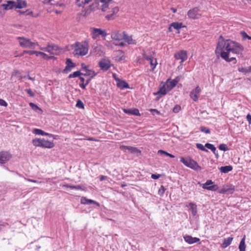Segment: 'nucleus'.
<instances>
[{"instance_id": "obj_60", "label": "nucleus", "mask_w": 251, "mask_h": 251, "mask_svg": "<svg viewBox=\"0 0 251 251\" xmlns=\"http://www.w3.org/2000/svg\"><path fill=\"white\" fill-rule=\"evenodd\" d=\"M68 63H69V64L71 65H74V64L72 62V60L69 58L67 59L66 64H67Z\"/></svg>"}, {"instance_id": "obj_3", "label": "nucleus", "mask_w": 251, "mask_h": 251, "mask_svg": "<svg viewBox=\"0 0 251 251\" xmlns=\"http://www.w3.org/2000/svg\"><path fill=\"white\" fill-rule=\"evenodd\" d=\"M89 43L85 41L83 44L77 42L75 44V48L74 51L75 55L84 56L88 52Z\"/></svg>"}, {"instance_id": "obj_64", "label": "nucleus", "mask_w": 251, "mask_h": 251, "mask_svg": "<svg viewBox=\"0 0 251 251\" xmlns=\"http://www.w3.org/2000/svg\"><path fill=\"white\" fill-rule=\"evenodd\" d=\"M211 150L214 154H216V149L214 146H213V147L212 148V149H211Z\"/></svg>"}, {"instance_id": "obj_1", "label": "nucleus", "mask_w": 251, "mask_h": 251, "mask_svg": "<svg viewBox=\"0 0 251 251\" xmlns=\"http://www.w3.org/2000/svg\"><path fill=\"white\" fill-rule=\"evenodd\" d=\"M243 50V48L240 44L230 40H225L221 36L217 45L215 53L216 54H220L226 61H234V63H235L236 58L233 55L241 54Z\"/></svg>"}, {"instance_id": "obj_54", "label": "nucleus", "mask_w": 251, "mask_h": 251, "mask_svg": "<svg viewBox=\"0 0 251 251\" xmlns=\"http://www.w3.org/2000/svg\"><path fill=\"white\" fill-rule=\"evenodd\" d=\"M25 91L27 92V93L30 96V97H34V94L32 92L31 89H26L25 90Z\"/></svg>"}, {"instance_id": "obj_26", "label": "nucleus", "mask_w": 251, "mask_h": 251, "mask_svg": "<svg viewBox=\"0 0 251 251\" xmlns=\"http://www.w3.org/2000/svg\"><path fill=\"white\" fill-rule=\"evenodd\" d=\"M117 85L120 89L129 88V85L125 81L116 79Z\"/></svg>"}, {"instance_id": "obj_21", "label": "nucleus", "mask_w": 251, "mask_h": 251, "mask_svg": "<svg viewBox=\"0 0 251 251\" xmlns=\"http://www.w3.org/2000/svg\"><path fill=\"white\" fill-rule=\"evenodd\" d=\"M183 237L185 241L189 244H192L200 241V239L199 238L193 237L190 235H185Z\"/></svg>"}, {"instance_id": "obj_40", "label": "nucleus", "mask_w": 251, "mask_h": 251, "mask_svg": "<svg viewBox=\"0 0 251 251\" xmlns=\"http://www.w3.org/2000/svg\"><path fill=\"white\" fill-rule=\"evenodd\" d=\"M92 0H77L76 3L78 6H81L84 4L89 3Z\"/></svg>"}, {"instance_id": "obj_52", "label": "nucleus", "mask_w": 251, "mask_h": 251, "mask_svg": "<svg viewBox=\"0 0 251 251\" xmlns=\"http://www.w3.org/2000/svg\"><path fill=\"white\" fill-rule=\"evenodd\" d=\"M241 34L242 35L244 38H248L250 40L251 39V37L248 35V34L245 32H242Z\"/></svg>"}, {"instance_id": "obj_59", "label": "nucleus", "mask_w": 251, "mask_h": 251, "mask_svg": "<svg viewBox=\"0 0 251 251\" xmlns=\"http://www.w3.org/2000/svg\"><path fill=\"white\" fill-rule=\"evenodd\" d=\"M36 46L38 47V48L40 50L47 52V50H48L47 49V47H41L39 45H38V46Z\"/></svg>"}, {"instance_id": "obj_2", "label": "nucleus", "mask_w": 251, "mask_h": 251, "mask_svg": "<svg viewBox=\"0 0 251 251\" xmlns=\"http://www.w3.org/2000/svg\"><path fill=\"white\" fill-rule=\"evenodd\" d=\"M95 2L101 8L103 12L109 13L105 16V18L108 20L114 19L116 14L119 11V8L117 6L109 7L110 2L112 0H95Z\"/></svg>"}, {"instance_id": "obj_28", "label": "nucleus", "mask_w": 251, "mask_h": 251, "mask_svg": "<svg viewBox=\"0 0 251 251\" xmlns=\"http://www.w3.org/2000/svg\"><path fill=\"white\" fill-rule=\"evenodd\" d=\"M16 8L21 9L26 6V3L25 1L21 0H17L15 1Z\"/></svg>"}, {"instance_id": "obj_17", "label": "nucleus", "mask_w": 251, "mask_h": 251, "mask_svg": "<svg viewBox=\"0 0 251 251\" xmlns=\"http://www.w3.org/2000/svg\"><path fill=\"white\" fill-rule=\"evenodd\" d=\"M47 52L51 55L57 54V51L59 50L58 46L54 44H49L47 46Z\"/></svg>"}, {"instance_id": "obj_57", "label": "nucleus", "mask_w": 251, "mask_h": 251, "mask_svg": "<svg viewBox=\"0 0 251 251\" xmlns=\"http://www.w3.org/2000/svg\"><path fill=\"white\" fill-rule=\"evenodd\" d=\"M213 146H214V145H213L212 144H211L210 143H206L205 145V147L210 150H211V149H212V148L213 147Z\"/></svg>"}, {"instance_id": "obj_16", "label": "nucleus", "mask_w": 251, "mask_h": 251, "mask_svg": "<svg viewBox=\"0 0 251 251\" xmlns=\"http://www.w3.org/2000/svg\"><path fill=\"white\" fill-rule=\"evenodd\" d=\"M25 52L28 53L29 55L35 54L36 56H39V54H42V58L46 59H49L52 58V56H50L45 53L41 51H36V50H27L25 51Z\"/></svg>"}, {"instance_id": "obj_44", "label": "nucleus", "mask_w": 251, "mask_h": 251, "mask_svg": "<svg viewBox=\"0 0 251 251\" xmlns=\"http://www.w3.org/2000/svg\"><path fill=\"white\" fill-rule=\"evenodd\" d=\"M196 147L197 148L199 149V150H201V151H206V152H208V150H206L205 148V146H204L202 144H200V143H197L196 144Z\"/></svg>"}, {"instance_id": "obj_29", "label": "nucleus", "mask_w": 251, "mask_h": 251, "mask_svg": "<svg viewBox=\"0 0 251 251\" xmlns=\"http://www.w3.org/2000/svg\"><path fill=\"white\" fill-rule=\"evenodd\" d=\"M233 239V237H229L227 238L224 239L223 243L222 244V247L224 248H226L228 246L230 245L232 240Z\"/></svg>"}, {"instance_id": "obj_53", "label": "nucleus", "mask_w": 251, "mask_h": 251, "mask_svg": "<svg viewBox=\"0 0 251 251\" xmlns=\"http://www.w3.org/2000/svg\"><path fill=\"white\" fill-rule=\"evenodd\" d=\"M0 105L6 106L7 105V103L4 100L0 99Z\"/></svg>"}, {"instance_id": "obj_55", "label": "nucleus", "mask_w": 251, "mask_h": 251, "mask_svg": "<svg viewBox=\"0 0 251 251\" xmlns=\"http://www.w3.org/2000/svg\"><path fill=\"white\" fill-rule=\"evenodd\" d=\"M150 111L151 112L153 115L155 114H160V112L155 109H151Z\"/></svg>"}, {"instance_id": "obj_8", "label": "nucleus", "mask_w": 251, "mask_h": 251, "mask_svg": "<svg viewBox=\"0 0 251 251\" xmlns=\"http://www.w3.org/2000/svg\"><path fill=\"white\" fill-rule=\"evenodd\" d=\"M202 187L208 190L216 191L218 189L217 185L214 184V182L211 180H207L206 182L202 185Z\"/></svg>"}, {"instance_id": "obj_6", "label": "nucleus", "mask_w": 251, "mask_h": 251, "mask_svg": "<svg viewBox=\"0 0 251 251\" xmlns=\"http://www.w3.org/2000/svg\"><path fill=\"white\" fill-rule=\"evenodd\" d=\"M180 162L187 167L190 168L195 170H198L201 169L198 163L190 158H180Z\"/></svg>"}, {"instance_id": "obj_37", "label": "nucleus", "mask_w": 251, "mask_h": 251, "mask_svg": "<svg viewBox=\"0 0 251 251\" xmlns=\"http://www.w3.org/2000/svg\"><path fill=\"white\" fill-rule=\"evenodd\" d=\"M33 145L36 147H41V138H35L32 140Z\"/></svg>"}, {"instance_id": "obj_19", "label": "nucleus", "mask_w": 251, "mask_h": 251, "mask_svg": "<svg viewBox=\"0 0 251 251\" xmlns=\"http://www.w3.org/2000/svg\"><path fill=\"white\" fill-rule=\"evenodd\" d=\"M41 147L44 148L51 149L54 146L52 142L45 140L44 138H41Z\"/></svg>"}, {"instance_id": "obj_47", "label": "nucleus", "mask_w": 251, "mask_h": 251, "mask_svg": "<svg viewBox=\"0 0 251 251\" xmlns=\"http://www.w3.org/2000/svg\"><path fill=\"white\" fill-rule=\"evenodd\" d=\"M165 189L163 185H162L161 186V187L159 188V189L158 190V194L160 196H163L165 193Z\"/></svg>"}, {"instance_id": "obj_50", "label": "nucleus", "mask_w": 251, "mask_h": 251, "mask_svg": "<svg viewBox=\"0 0 251 251\" xmlns=\"http://www.w3.org/2000/svg\"><path fill=\"white\" fill-rule=\"evenodd\" d=\"M181 109V107L179 105H176L173 108V112L175 113H178Z\"/></svg>"}, {"instance_id": "obj_62", "label": "nucleus", "mask_w": 251, "mask_h": 251, "mask_svg": "<svg viewBox=\"0 0 251 251\" xmlns=\"http://www.w3.org/2000/svg\"><path fill=\"white\" fill-rule=\"evenodd\" d=\"M115 45L116 46H121V47H124L125 46V43L123 42L120 43L119 44H117V43H115Z\"/></svg>"}, {"instance_id": "obj_18", "label": "nucleus", "mask_w": 251, "mask_h": 251, "mask_svg": "<svg viewBox=\"0 0 251 251\" xmlns=\"http://www.w3.org/2000/svg\"><path fill=\"white\" fill-rule=\"evenodd\" d=\"M99 65L103 71H107L111 66L110 61L108 60L102 59L99 62Z\"/></svg>"}, {"instance_id": "obj_7", "label": "nucleus", "mask_w": 251, "mask_h": 251, "mask_svg": "<svg viewBox=\"0 0 251 251\" xmlns=\"http://www.w3.org/2000/svg\"><path fill=\"white\" fill-rule=\"evenodd\" d=\"M187 16L191 19H199L201 17V12L199 7H194L188 11Z\"/></svg>"}, {"instance_id": "obj_13", "label": "nucleus", "mask_w": 251, "mask_h": 251, "mask_svg": "<svg viewBox=\"0 0 251 251\" xmlns=\"http://www.w3.org/2000/svg\"><path fill=\"white\" fill-rule=\"evenodd\" d=\"M201 92V89L199 86H197L195 89L191 91L190 97L193 100L196 101L198 100Z\"/></svg>"}, {"instance_id": "obj_56", "label": "nucleus", "mask_w": 251, "mask_h": 251, "mask_svg": "<svg viewBox=\"0 0 251 251\" xmlns=\"http://www.w3.org/2000/svg\"><path fill=\"white\" fill-rule=\"evenodd\" d=\"M160 175H156V174H152L151 176V177L154 179H157L159 178L160 177Z\"/></svg>"}, {"instance_id": "obj_63", "label": "nucleus", "mask_w": 251, "mask_h": 251, "mask_svg": "<svg viewBox=\"0 0 251 251\" xmlns=\"http://www.w3.org/2000/svg\"><path fill=\"white\" fill-rule=\"evenodd\" d=\"M27 180L28 181H30V182H34V183H39V182L37 180H33V179H28Z\"/></svg>"}, {"instance_id": "obj_35", "label": "nucleus", "mask_w": 251, "mask_h": 251, "mask_svg": "<svg viewBox=\"0 0 251 251\" xmlns=\"http://www.w3.org/2000/svg\"><path fill=\"white\" fill-rule=\"evenodd\" d=\"M190 209L193 216H196L197 214V206L195 203L190 202L189 203Z\"/></svg>"}, {"instance_id": "obj_43", "label": "nucleus", "mask_w": 251, "mask_h": 251, "mask_svg": "<svg viewBox=\"0 0 251 251\" xmlns=\"http://www.w3.org/2000/svg\"><path fill=\"white\" fill-rule=\"evenodd\" d=\"M66 187L68 188H70L72 189H75V190H83V189L82 188V186L80 185H76V186H73L71 185H67Z\"/></svg>"}, {"instance_id": "obj_58", "label": "nucleus", "mask_w": 251, "mask_h": 251, "mask_svg": "<svg viewBox=\"0 0 251 251\" xmlns=\"http://www.w3.org/2000/svg\"><path fill=\"white\" fill-rule=\"evenodd\" d=\"M246 118L249 125H251V115L250 114L247 115Z\"/></svg>"}, {"instance_id": "obj_5", "label": "nucleus", "mask_w": 251, "mask_h": 251, "mask_svg": "<svg viewBox=\"0 0 251 251\" xmlns=\"http://www.w3.org/2000/svg\"><path fill=\"white\" fill-rule=\"evenodd\" d=\"M97 75L94 71L92 70H86V72L82 74L84 76H89L90 77L88 79H86V81L83 77H80L79 79L81 82L80 84V87L83 89H85L86 86L89 84L91 79L93 78Z\"/></svg>"}, {"instance_id": "obj_11", "label": "nucleus", "mask_w": 251, "mask_h": 251, "mask_svg": "<svg viewBox=\"0 0 251 251\" xmlns=\"http://www.w3.org/2000/svg\"><path fill=\"white\" fill-rule=\"evenodd\" d=\"M92 38L96 39L99 36L101 35L102 37H106L107 34L105 30H102L100 28H93L92 29Z\"/></svg>"}, {"instance_id": "obj_33", "label": "nucleus", "mask_w": 251, "mask_h": 251, "mask_svg": "<svg viewBox=\"0 0 251 251\" xmlns=\"http://www.w3.org/2000/svg\"><path fill=\"white\" fill-rule=\"evenodd\" d=\"M246 236L244 235L240 242L239 246V249L240 251H246V244H245Z\"/></svg>"}, {"instance_id": "obj_41", "label": "nucleus", "mask_w": 251, "mask_h": 251, "mask_svg": "<svg viewBox=\"0 0 251 251\" xmlns=\"http://www.w3.org/2000/svg\"><path fill=\"white\" fill-rule=\"evenodd\" d=\"M158 153L160 154H165L171 158H174L175 156L171 153H169L164 151L160 150L158 151Z\"/></svg>"}, {"instance_id": "obj_51", "label": "nucleus", "mask_w": 251, "mask_h": 251, "mask_svg": "<svg viewBox=\"0 0 251 251\" xmlns=\"http://www.w3.org/2000/svg\"><path fill=\"white\" fill-rule=\"evenodd\" d=\"M101 48V46H99L97 44L96 46L93 48V51L94 52L98 51L100 50Z\"/></svg>"}, {"instance_id": "obj_42", "label": "nucleus", "mask_w": 251, "mask_h": 251, "mask_svg": "<svg viewBox=\"0 0 251 251\" xmlns=\"http://www.w3.org/2000/svg\"><path fill=\"white\" fill-rule=\"evenodd\" d=\"M75 66V65H71L69 64V63H68L67 66H66L64 70V72L65 73H68L69 72L71 71V69Z\"/></svg>"}, {"instance_id": "obj_20", "label": "nucleus", "mask_w": 251, "mask_h": 251, "mask_svg": "<svg viewBox=\"0 0 251 251\" xmlns=\"http://www.w3.org/2000/svg\"><path fill=\"white\" fill-rule=\"evenodd\" d=\"M123 40L128 45H135L136 40L133 38L132 35H128L125 32Z\"/></svg>"}, {"instance_id": "obj_32", "label": "nucleus", "mask_w": 251, "mask_h": 251, "mask_svg": "<svg viewBox=\"0 0 251 251\" xmlns=\"http://www.w3.org/2000/svg\"><path fill=\"white\" fill-rule=\"evenodd\" d=\"M172 27H174L176 29L178 30V29H180L181 27H182L183 25H182V23H177V22H174L170 25V26L169 28V30L170 31H172V30H171Z\"/></svg>"}, {"instance_id": "obj_9", "label": "nucleus", "mask_w": 251, "mask_h": 251, "mask_svg": "<svg viewBox=\"0 0 251 251\" xmlns=\"http://www.w3.org/2000/svg\"><path fill=\"white\" fill-rule=\"evenodd\" d=\"M180 77L178 76L172 80L168 79L166 82L167 89L168 91H171L173 89L180 80Z\"/></svg>"}, {"instance_id": "obj_25", "label": "nucleus", "mask_w": 251, "mask_h": 251, "mask_svg": "<svg viewBox=\"0 0 251 251\" xmlns=\"http://www.w3.org/2000/svg\"><path fill=\"white\" fill-rule=\"evenodd\" d=\"M143 57L145 59L149 61V63L152 68V70H154L157 64L156 60L154 59V60H153L152 57H149L146 55H144Z\"/></svg>"}, {"instance_id": "obj_34", "label": "nucleus", "mask_w": 251, "mask_h": 251, "mask_svg": "<svg viewBox=\"0 0 251 251\" xmlns=\"http://www.w3.org/2000/svg\"><path fill=\"white\" fill-rule=\"evenodd\" d=\"M219 170L222 173H227L232 170V167L231 166H222L219 168Z\"/></svg>"}, {"instance_id": "obj_36", "label": "nucleus", "mask_w": 251, "mask_h": 251, "mask_svg": "<svg viewBox=\"0 0 251 251\" xmlns=\"http://www.w3.org/2000/svg\"><path fill=\"white\" fill-rule=\"evenodd\" d=\"M83 74V73H81L80 71H77L74 72L73 74H70L68 77L69 78H74L78 76L80 77H81V75H82Z\"/></svg>"}, {"instance_id": "obj_61", "label": "nucleus", "mask_w": 251, "mask_h": 251, "mask_svg": "<svg viewBox=\"0 0 251 251\" xmlns=\"http://www.w3.org/2000/svg\"><path fill=\"white\" fill-rule=\"evenodd\" d=\"M106 178H107V176H100V181H103V180H105Z\"/></svg>"}, {"instance_id": "obj_30", "label": "nucleus", "mask_w": 251, "mask_h": 251, "mask_svg": "<svg viewBox=\"0 0 251 251\" xmlns=\"http://www.w3.org/2000/svg\"><path fill=\"white\" fill-rule=\"evenodd\" d=\"M32 132L34 134H37V135H48L50 137H52L53 135L51 134H49L48 133L45 132L44 131H43L41 129H37V128H34Z\"/></svg>"}, {"instance_id": "obj_24", "label": "nucleus", "mask_w": 251, "mask_h": 251, "mask_svg": "<svg viewBox=\"0 0 251 251\" xmlns=\"http://www.w3.org/2000/svg\"><path fill=\"white\" fill-rule=\"evenodd\" d=\"M123 111L128 115L140 116V114L138 109L132 108V109H124Z\"/></svg>"}, {"instance_id": "obj_49", "label": "nucleus", "mask_w": 251, "mask_h": 251, "mask_svg": "<svg viewBox=\"0 0 251 251\" xmlns=\"http://www.w3.org/2000/svg\"><path fill=\"white\" fill-rule=\"evenodd\" d=\"M201 131L205 132L206 133H210V129L206 127H201Z\"/></svg>"}, {"instance_id": "obj_38", "label": "nucleus", "mask_w": 251, "mask_h": 251, "mask_svg": "<svg viewBox=\"0 0 251 251\" xmlns=\"http://www.w3.org/2000/svg\"><path fill=\"white\" fill-rule=\"evenodd\" d=\"M167 86H163V87H161L159 89V91L157 93V94H160L162 95H165L167 94Z\"/></svg>"}, {"instance_id": "obj_46", "label": "nucleus", "mask_w": 251, "mask_h": 251, "mask_svg": "<svg viewBox=\"0 0 251 251\" xmlns=\"http://www.w3.org/2000/svg\"><path fill=\"white\" fill-rule=\"evenodd\" d=\"M76 106L79 108H84V104L80 100H78L76 104Z\"/></svg>"}, {"instance_id": "obj_39", "label": "nucleus", "mask_w": 251, "mask_h": 251, "mask_svg": "<svg viewBox=\"0 0 251 251\" xmlns=\"http://www.w3.org/2000/svg\"><path fill=\"white\" fill-rule=\"evenodd\" d=\"M30 106L32 108L33 110H34L36 112H39V111H42L41 108H40L37 105L35 104L30 102L29 103Z\"/></svg>"}, {"instance_id": "obj_15", "label": "nucleus", "mask_w": 251, "mask_h": 251, "mask_svg": "<svg viewBox=\"0 0 251 251\" xmlns=\"http://www.w3.org/2000/svg\"><path fill=\"white\" fill-rule=\"evenodd\" d=\"M120 149L122 150H124L125 151H127L129 152L132 153H136L137 154H141V151L137 148L131 147V146H126L122 145L120 146Z\"/></svg>"}, {"instance_id": "obj_14", "label": "nucleus", "mask_w": 251, "mask_h": 251, "mask_svg": "<svg viewBox=\"0 0 251 251\" xmlns=\"http://www.w3.org/2000/svg\"><path fill=\"white\" fill-rule=\"evenodd\" d=\"M175 57L177 60H181L180 63L182 64L187 59V52L185 50H181L175 53Z\"/></svg>"}, {"instance_id": "obj_27", "label": "nucleus", "mask_w": 251, "mask_h": 251, "mask_svg": "<svg viewBox=\"0 0 251 251\" xmlns=\"http://www.w3.org/2000/svg\"><path fill=\"white\" fill-rule=\"evenodd\" d=\"M81 203L83 204H95L99 206V203L97 201L92 200L88 199L85 197H82L81 199Z\"/></svg>"}, {"instance_id": "obj_12", "label": "nucleus", "mask_w": 251, "mask_h": 251, "mask_svg": "<svg viewBox=\"0 0 251 251\" xmlns=\"http://www.w3.org/2000/svg\"><path fill=\"white\" fill-rule=\"evenodd\" d=\"M11 154L7 151L0 152V164H4L11 158Z\"/></svg>"}, {"instance_id": "obj_22", "label": "nucleus", "mask_w": 251, "mask_h": 251, "mask_svg": "<svg viewBox=\"0 0 251 251\" xmlns=\"http://www.w3.org/2000/svg\"><path fill=\"white\" fill-rule=\"evenodd\" d=\"M115 60L117 61H121L125 59L124 52L121 50H116L114 52Z\"/></svg>"}, {"instance_id": "obj_10", "label": "nucleus", "mask_w": 251, "mask_h": 251, "mask_svg": "<svg viewBox=\"0 0 251 251\" xmlns=\"http://www.w3.org/2000/svg\"><path fill=\"white\" fill-rule=\"evenodd\" d=\"M125 34V31H114L111 33V38L113 40L122 41L124 39Z\"/></svg>"}, {"instance_id": "obj_45", "label": "nucleus", "mask_w": 251, "mask_h": 251, "mask_svg": "<svg viewBox=\"0 0 251 251\" xmlns=\"http://www.w3.org/2000/svg\"><path fill=\"white\" fill-rule=\"evenodd\" d=\"M219 149L224 151H226L228 150L227 145L224 144H221L219 147Z\"/></svg>"}, {"instance_id": "obj_23", "label": "nucleus", "mask_w": 251, "mask_h": 251, "mask_svg": "<svg viewBox=\"0 0 251 251\" xmlns=\"http://www.w3.org/2000/svg\"><path fill=\"white\" fill-rule=\"evenodd\" d=\"M1 6L3 8L4 10H10L13 8H15V1H6V3H2Z\"/></svg>"}, {"instance_id": "obj_48", "label": "nucleus", "mask_w": 251, "mask_h": 251, "mask_svg": "<svg viewBox=\"0 0 251 251\" xmlns=\"http://www.w3.org/2000/svg\"><path fill=\"white\" fill-rule=\"evenodd\" d=\"M238 70L240 72H242V73H246L250 72V70H248L247 68H243V67H239Z\"/></svg>"}, {"instance_id": "obj_31", "label": "nucleus", "mask_w": 251, "mask_h": 251, "mask_svg": "<svg viewBox=\"0 0 251 251\" xmlns=\"http://www.w3.org/2000/svg\"><path fill=\"white\" fill-rule=\"evenodd\" d=\"M234 190V187H231L230 188H228L227 186L224 187L220 191V193L221 194H226L230 193L231 194L233 193Z\"/></svg>"}, {"instance_id": "obj_4", "label": "nucleus", "mask_w": 251, "mask_h": 251, "mask_svg": "<svg viewBox=\"0 0 251 251\" xmlns=\"http://www.w3.org/2000/svg\"><path fill=\"white\" fill-rule=\"evenodd\" d=\"M17 39L20 46L23 48L35 49L36 46H38L37 42H32L29 39L24 37H18Z\"/></svg>"}]
</instances>
